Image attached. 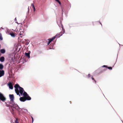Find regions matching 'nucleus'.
<instances>
[{
    "instance_id": "nucleus-1",
    "label": "nucleus",
    "mask_w": 123,
    "mask_h": 123,
    "mask_svg": "<svg viewBox=\"0 0 123 123\" xmlns=\"http://www.w3.org/2000/svg\"><path fill=\"white\" fill-rule=\"evenodd\" d=\"M14 87L15 88V92L17 95H19L20 96L19 93L22 95L23 94L24 97L27 98V100H30L31 99V98L28 95L26 92L24 91L23 93V92L24 91L23 88L20 86L18 84H15Z\"/></svg>"
},
{
    "instance_id": "nucleus-14",
    "label": "nucleus",
    "mask_w": 123,
    "mask_h": 123,
    "mask_svg": "<svg viewBox=\"0 0 123 123\" xmlns=\"http://www.w3.org/2000/svg\"><path fill=\"white\" fill-rule=\"evenodd\" d=\"M55 38H56L55 37H54L52 38L49 39V40L51 42L53 40H54Z\"/></svg>"
},
{
    "instance_id": "nucleus-25",
    "label": "nucleus",
    "mask_w": 123,
    "mask_h": 123,
    "mask_svg": "<svg viewBox=\"0 0 123 123\" xmlns=\"http://www.w3.org/2000/svg\"><path fill=\"white\" fill-rule=\"evenodd\" d=\"M103 67L107 68V66L106 65H104L103 66Z\"/></svg>"
},
{
    "instance_id": "nucleus-21",
    "label": "nucleus",
    "mask_w": 123,
    "mask_h": 123,
    "mask_svg": "<svg viewBox=\"0 0 123 123\" xmlns=\"http://www.w3.org/2000/svg\"><path fill=\"white\" fill-rule=\"evenodd\" d=\"M62 33H63V34H64L65 32V30L64 29H63V28H62Z\"/></svg>"
},
{
    "instance_id": "nucleus-16",
    "label": "nucleus",
    "mask_w": 123,
    "mask_h": 123,
    "mask_svg": "<svg viewBox=\"0 0 123 123\" xmlns=\"http://www.w3.org/2000/svg\"><path fill=\"white\" fill-rule=\"evenodd\" d=\"M3 68V65L1 64H0V69H2Z\"/></svg>"
},
{
    "instance_id": "nucleus-19",
    "label": "nucleus",
    "mask_w": 123,
    "mask_h": 123,
    "mask_svg": "<svg viewBox=\"0 0 123 123\" xmlns=\"http://www.w3.org/2000/svg\"><path fill=\"white\" fill-rule=\"evenodd\" d=\"M107 68L110 70H112V69L111 67H107Z\"/></svg>"
},
{
    "instance_id": "nucleus-18",
    "label": "nucleus",
    "mask_w": 123,
    "mask_h": 123,
    "mask_svg": "<svg viewBox=\"0 0 123 123\" xmlns=\"http://www.w3.org/2000/svg\"><path fill=\"white\" fill-rule=\"evenodd\" d=\"M15 123H19L18 120L17 118H16V120L15 121Z\"/></svg>"
},
{
    "instance_id": "nucleus-8",
    "label": "nucleus",
    "mask_w": 123,
    "mask_h": 123,
    "mask_svg": "<svg viewBox=\"0 0 123 123\" xmlns=\"http://www.w3.org/2000/svg\"><path fill=\"white\" fill-rule=\"evenodd\" d=\"M4 74V71L3 70H0V77L3 76Z\"/></svg>"
},
{
    "instance_id": "nucleus-29",
    "label": "nucleus",
    "mask_w": 123,
    "mask_h": 123,
    "mask_svg": "<svg viewBox=\"0 0 123 123\" xmlns=\"http://www.w3.org/2000/svg\"><path fill=\"white\" fill-rule=\"evenodd\" d=\"M28 9L29 10V7H28Z\"/></svg>"
},
{
    "instance_id": "nucleus-4",
    "label": "nucleus",
    "mask_w": 123,
    "mask_h": 123,
    "mask_svg": "<svg viewBox=\"0 0 123 123\" xmlns=\"http://www.w3.org/2000/svg\"><path fill=\"white\" fill-rule=\"evenodd\" d=\"M0 99L2 101H3L5 100L6 98L4 96L3 94L0 92Z\"/></svg>"
},
{
    "instance_id": "nucleus-22",
    "label": "nucleus",
    "mask_w": 123,
    "mask_h": 123,
    "mask_svg": "<svg viewBox=\"0 0 123 123\" xmlns=\"http://www.w3.org/2000/svg\"><path fill=\"white\" fill-rule=\"evenodd\" d=\"M51 42V41H50L49 40V41H48V43H47V44H48V45H49V43H50V42Z\"/></svg>"
},
{
    "instance_id": "nucleus-23",
    "label": "nucleus",
    "mask_w": 123,
    "mask_h": 123,
    "mask_svg": "<svg viewBox=\"0 0 123 123\" xmlns=\"http://www.w3.org/2000/svg\"><path fill=\"white\" fill-rule=\"evenodd\" d=\"M59 34H62H62H63V33H62V32H60L59 33Z\"/></svg>"
},
{
    "instance_id": "nucleus-30",
    "label": "nucleus",
    "mask_w": 123,
    "mask_h": 123,
    "mask_svg": "<svg viewBox=\"0 0 123 123\" xmlns=\"http://www.w3.org/2000/svg\"><path fill=\"white\" fill-rule=\"evenodd\" d=\"M100 24L102 25V24H101V23H100Z\"/></svg>"
},
{
    "instance_id": "nucleus-9",
    "label": "nucleus",
    "mask_w": 123,
    "mask_h": 123,
    "mask_svg": "<svg viewBox=\"0 0 123 123\" xmlns=\"http://www.w3.org/2000/svg\"><path fill=\"white\" fill-rule=\"evenodd\" d=\"M15 33L13 32L10 33V34L12 37H15Z\"/></svg>"
},
{
    "instance_id": "nucleus-20",
    "label": "nucleus",
    "mask_w": 123,
    "mask_h": 123,
    "mask_svg": "<svg viewBox=\"0 0 123 123\" xmlns=\"http://www.w3.org/2000/svg\"><path fill=\"white\" fill-rule=\"evenodd\" d=\"M92 80H94L95 83L96 84V80H94V78L92 77Z\"/></svg>"
},
{
    "instance_id": "nucleus-27",
    "label": "nucleus",
    "mask_w": 123,
    "mask_h": 123,
    "mask_svg": "<svg viewBox=\"0 0 123 123\" xmlns=\"http://www.w3.org/2000/svg\"><path fill=\"white\" fill-rule=\"evenodd\" d=\"M56 1L58 2V1L59 0H55Z\"/></svg>"
},
{
    "instance_id": "nucleus-26",
    "label": "nucleus",
    "mask_w": 123,
    "mask_h": 123,
    "mask_svg": "<svg viewBox=\"0 0 123 123\" xmlns=\"http://www.w3.org/2000/svg\"><path fill=\"white\" fill-rule=\"evenodd\" d=\"M57 2H58L59 4H61V3L59 0Z\"/></svg>"
},
{
    "instance_id": "nucleus-17",
    "label": "nucleus",
    "mask_w": 123,
    "mask_h": 123,
    "mask_svg": "<svg viewBox=\"0 0 123 123\" xmlns=\"http://www.w3.org/2000/svg\"><path fill=\"white\" fill-rule=\"evenodd\" d=\"M3 40V38L2 36V34L0 33V40Z\"/></svg>"
},
{
    "instance_id": "nucleus-11",
    "label": "nucleus",
    "mask_w": 123,
    "mask_h": 123,
    "mask_svg": "<svg viewBox=\"0 0 123 123\" xmlns=\"http://www.w3.org/2000/svg\"><path fill=\"white\" fill-rule=\"evenodd\" d=\"M25 55L28 58H29L30 57V53H25Z\"/></svg>"
},
{
    "instance_id": "nucleus-24",
    "label": "nucleus",
    "mask_w": 123,
    "mask_h": 123,
    "mask_svg": "<svg viewBox=\"0 0 123 123\" xmlns=\"http://www.w3.org/2000/svg\"><path fill=\"white\" fill-rule=\"evenodd\" d=\"M88 78H89L90 77H91V75L90 74H89L88 75Z\"/></svg>"
},
{
    "instance_id": "nucleus-13",
    "label": "nucleus",
    "mask_w": 123,
    "mask_h": 123,
    "mask_svg": "<svg viewBox=\"0 0 123 123\" xmlns=\"http://www.w3.org/2000/svg\"><path fill=\"white\" fill-rule=\"evenodd\" d=\"M1 53L2 54H4L5 52V50L4 49H1L0 50Z\"/></svg>"
},
{
    "instance_id": "nucleus-3",
    "label": "nucleus",
    "mask_w": 123,
    "mask_h": 123,
    "mask_svg": "<svg viewBox=\"0 0 123 123\" xmlns=\"http://www.w3.org/2000/svg\"><path fill=\"white\" fill-rule=\"evenodd\" d=\"M5 103L6 104V106L9 107V109L10 110L11 108L12 109V111H13V109H14L16 108L15 107V106H14L12 104H10L9 103V104H7L6 103Z\"/></svg>"
},
{
    "instance_id": "nucleus-10",
    "label": "nucleus",
    "mask_w": 123,
    "mask_h": 123,
    "mask_svg": "<svg viewBox=\"0 0 123 123\" xmlns=\"http://www.w3.org/2000/svg\"><path fill=\"white\" fill-rule=\"evenodd\" d=\"M5 60V58L3 56H1L0 57V61L1 62H3Z\"/></svg>"
},
{
    "instance_id": "nucleus-2",
    "label": "nucleus",
    "mask_w": 123,
    "mask_h": 123,
    "mask_svg": "<svg viewBox=\"0 0 123 123\" xmlns=\"http://www.w3.org/2000/svg\"><path fill=\"white\" fill-rule=\"evenodd\" d=\"M10 98V100L9 102L10 104H11L14 106H15L16 107H18V106L17 104H15L14 102V97L13 94H10L9 95Z\"/></svg>"
},
{
    "instance_id": "nucleus-12",
    "label": "nucleus",
    "mask_w": 123,
    "mask_h": 123,
    "mask_svg": "<svg viewBox=\"0 0 123 123\" xmlns=\"http://www.w3.org/2000/svg\"><path fill=\"white\" fill-rule=\"evenodd\" d=\"M62 36V34H59V33H58L57 34H56L55 37L56 38H58L59 37H60L61 36Z\"/></svg>"
},
{
    "instance_id": "nucleus-5",
    "label": "nucleus",
    "mask_w": 123,
    "mask_h": 123,
    "mask_svg": "<svg viewBox=\"0 0 123 123\" xmlns=\"http://www.w3.org/2000/svg\"><path fill=\"white\" fill-rule=\"evenodd\" d=\"M19 31L20 33L19 34V35H20L19 37L22 38V36H23V34L24 33V31L22 29H20L19 30Z\"/></svg>"
},
{
    "instance_id": "nucleus-6",
    "label": "nucleus",
    "mask_w": 123,
    "mask_h": 123,
    "mask_svg": "<svg viewBox=\"0 0 123 123\" xmlns=\"http://www.w3.org/2000/svg\"><path fill=\"white\" fill-rule=\"evenodd\" d=\"M26 99L27 98H26L24 97H20L19 98V100L21 101L24 102L27 100Z\"/></svg>"
},
{
    "instance_id": "nucleus-15",
    "label": "nucleus",
    "mask_w": 123,
    "mask_h": 123,
    "mask_svg": "<svg viewBox=\"0 0 123 123\" xmlns=\"http://www.w3.org/2000/svg\"><path fill=\"white\" fill-rule=\"evenodd\" d=\"M31 6L32 7V8L34 10V11H35V7L34 6V4H31Z\"/></svg>"
},
{
    "instance_id": "nucleus-7",
    "label": "nucleus",
    "mask_w": 123,
    "mask_h": 123,
    "mask_svg": "<svg viewBox=\"0 0 123 123\" xmlns=\"http://www.w3.org/2000/svg\"><path fill=\"white\" fill-rule=\"evenodd\" d=\"M8 86L9 87V88L11 89H12L13 88V87L12 86V83L11 82H9L8 83Z\"/></svg>"
},
{
    "instance_id": "nucleus-28",
    "label": "nucleus",
    "mask_w": 123,
    "mask_h": 123,
    "mask_svg": "<svg viewBox=\"0 0 123 123\" xmlns=\"http://www.w3.org/2000/svg\"><path fill=\"white\" fill-rule=\"evenodd\" d=\"M32 122H33V118L32 117Z\"/></svg>"
}]
</instances>
